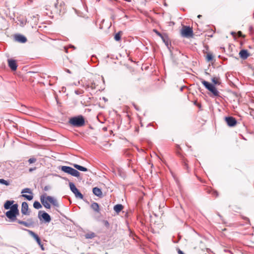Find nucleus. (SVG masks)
<instances>
[{
    "mask_svg": "<svg viewBox=\"0 0 254 254\" xmlns=\"http://www.w3.org/2000/svg\"><path fill=\"white\" fill-rule=\"evenodd\" d=\"M18 206L17 204L12 205L11 209L5 213L6 217L10 219L11 221H14L16 220V215L19 214Z\"/></svg>",
    "mask_w": 254,
    "mask_h": 254,
    "instance_id": "obj_1",
    "label": "nucleus"
},
{
    "mask_svg": "<svg viewBox=\"0 0 254 254\" xmlns=\"http://www.w3.org/2000/svg\"><path fill=\"white\" fill-rule=\"evenodd\" d=\"M69 123L74 127H80L84 125L85 121L82 116H79L71 118L69 120Z\"/></svg>",
    "mask_w": 254,
    "mask_h": 254,
    "instance_id": "obj_2",
    "label": "nucleus"
},
{
    "mask_svg": "<svg viewBox=\"0 0 254 254\" xmlns=\"http://www.w3.org/2000/svg\"><path fill=\"white\" fill-rule=\"evenodd\" d=\"M202 84L204 86V87L210 91L215 96H218L219 95V91L217 90V89L215 87V86L209 83L208 82L202 80H201Z\"/></svg>",
    "mask_w": 254,
    "mask_h": 254,
    "instance_id": "obj_3",
    "label": "nucleus"
},
{
    "mask_svg": "<svg viewBox=\"0 0 254 254\" xmlns=\"http://www.w3.org/2000/svg\"><path fill=\"white\" fill-rule=\"evenodd\" d=\"M181 35L184 37H191L193 35V31L190 27L184 26L181 30Z\"/></svg>",
    "mask_w": 254,
    "mask_h": 254,
    "instance_id": "obj_4",
    "label": "nucleus"
},
{
    "mask_svg": "<svg viewBox=\"0 0 254 254\" xmlns=\"http://www.w3.org/2000/svg\"><path fill=\"white\" fill-rule=\"evenodd\" d=\"M38 216L40 220H43L46 223H49L51 221L50 216L46 212L39 211Z\"/></svg>",
    "mask_w": 254,
    "mask_h": 254,
    "instance_id": "obj_5",
    "label": "nucleus"
},
{
    "mask_svg": "<svg viewBox=\"0 0 254 254\" xmlns=\"http://www.w3.org/2000/svg\"><path fill=\"white\" fill-rule=\"evenodd\" d=\"M69 185L70 190L75 194L76 197L82 199L83 197V195L81 192L79 191L78 189L76 188L75 185L73 183L70 182Z\"/></svg>",
    "mask_w": 254,
    "mask_h": 254,
    "instance_id": "obj_6",
    "label": "nucleus"
},
{
    "mask_svg": "<svg viewBox=\"0 0 254 254\" xmlns=\"http://www.w3.org/2000/svg\"><path fill=\"white\" fill-rule=\"evenodd\" d=\"M40 201L41 202L42 204L47 209H50L51 208V205L50 204V202L47 199V196L46 195H42L40 196Z\"/></svg>",
    "mask_w": 254,
    "mask_h": 254,
    "instance_id": "obj_7",
    "label": "nucleus"
},
{
    "mask_svg": "<svg viewBox=\"0 0 254 254\" xmlns=\"http://www.w3.org/2000/svg\"><path fill=\"white\" fill-rule=\"evenodd\" d=\"M225 120L228 126L232 127L237 124V120L233 117H225Z\"/></svg>",
    "mask_w": 254,
    "mask_h": 254,
    "instance_id": "obj_8",
    "label": "nucleus"
},
{
    "mask_svg": "<svg viewBox=\"0 0 254 254\" xmlns=\"http://www.w3.org/2000/svg\"><path fill=\"white\" fill-rule=\"evenodd\" d=\"M21 213L25 215H29L28 204L26 202H23L21 205Z\"/></svg>",
    "mask_w": 254,
    "mask_h": 254,
    "instance_id": "obj_9",
    "label": "nucleus"
},
{
    "mask_svg": "<svg viewBox=\"0 0 254 254\" xmlns=\"http://www.w3.org/2000/svg\"><path fill=\"white\" fill-rule=\"evenodd\" d=\"M8 64L12 70H15L17 69V65L16 61L12 59L8 60Z\"/></svg>",
    "mask_w": 254,
    "mask_h": 254,
    "instance_id": "obj_10",
    "label": "nucleus"
},
{
    "mask_svg": "<svg viewBox=\"0 0 254 254\" xmlns=\"http://www.w3.org/2000/svg\"><path fill=\"white\" fill-rule=\"evenodd\" d=\"M47 199L54 206L56 207H59V203L55 197L51 196H47Z\"/></svg>",
    "mask_w": 254,
    "mask_h": 254,
    "instance_id": "obj_11",
    "label": "nucleus"
},
{
    "mask_svg": "<svg viewBox=\"0 0 254 254\" xmlns=\"http://www.w3.org/2000/svg\"><path fill=\"white\" fill-rule=\"evenodd\" d=\"M239 55L241 59L243 60L247 59L250 55L246 50H242L239 52Z\"/></svg>",
    "mask_w": 254,
    "mask_h": 254,
    "instance_id": "obj_12",
    "label": "nucleus"
},
{
    "mask_svg": "<svg viewBox=\"0 0 254 254\" xmlns=\"http://www.w3.org/2000/svg\"><path fill=\"white\" fill-rule=\"evenodd\" d=\"M24 230L27 231L29 233V234L35 239V240L36 241V242L38 244V245L41 244V240H40V238L39 237V236L36 234H35L34 232H33L31 230H27V229H24Z\"/></svg>",
    "mask_w": 254,
    "mask_h": 254,
    "instance_id": "obj_13",
    "label": "nucleus"
},
{
    "mask_svg": "<svg viewBox=\"0 0 254 254\" xmlns=\"http://www.w3.org/2000/svg\"><path fill=\"white\" fill-rule=\"evenodd\" d=\"M17 222L20 224L24 225L27 227H29L33 224V222L31 219H29L27 222L23 221L22 220H18Z\"/></svg>",
    "mask_w": 254,
    "mask_h": 254,
    "instance_id": "obj_14",
    "label": "nucleus"
},
{
    "mask_svg": "<svg viewBox=\"0 0 254 254\" xmlns=\"http://www.w3.org/2000/svg\"><path fill=\"white\" fill-rule=\"evenodd\" d=\"M16 18L17 21L16 22L17 23V24L20 25L21 26H23L26 24L27 20L24 17H16Z\"/></svg>",
    "mask_w": 254,
    "mask_h": 254,
    "instance_id": "obj_15",
    "label": "nucleus"
},
{
    "mask_svg": "<svg viewBox=\"0 0 254 254\" xmlns=\"http://www.w3.org/2000/svg\"><path fill=\"white\" fill-rule=\"evenodd\" d=\"M15 39L17 41L24 43H25L27 41L26 38L21 35H18L15 37Z\"/></svg>",
    "mask_w": 254,
    "mask_h": 254,
    "instance_id": "obj_16",
    "label": "nucleus"
},
{
    "mask_svg": "<svg viewBox=\"0 0 254 254\" xmlns=\"http://www.w3.org/2000/svg\"><path fill=\"white\" fill-rule=\"evenodd\" d=\"M93 193L96 196L101 197L102 195V192L101 190L97 187L93 189Z\"/></svg>",
    "mask_w": 254,
    "mask_h": 254,
    "instance_id": "obj_17",
    "label": "nucleus"
},
{
    "mask_svg": "<svg viewBox=\"0 0 254 254\" xmlns=\"http://www.w3.org/2000/svg\"><path fill=\"white\" fill-rule=\"evenodd\" d=\"M14 203V201L13 200H7L4 204V208L5 209H11V207L13 204V203Z\"/></svg>",
    "mask_w": 254,
    "mask_h": 254,
    "instance_id": "obj_18",
    "label": "nucleus"
},
{
    "mask_svg": "<svg viewBox=\"0 0 254 254\" xmlns=\"http://www.w3.org/2000/svg\"><path fill=\"white\" fill-rule=\"evenodd\" d=\"M72 166L75 168H76V169L80 171H83V172H86L87 171V169L84 167H83V166H80L78 164H72Z\"/></svg>",
    "mask_w": 254,
    "mask_h": 254,
    "instance_id": "obj_19",
    "label": "nucleus"
},
{
    "mask_svg": "<svg viewBox=\"0 0 254 254\" xmlns=\"http://www.w3.org/2000/svg\"><path fill=\"white\" fill-rule=\"evenodd\" d=\"M72 168L69 166H63L61 167V170L64 173H67L68 174H70V171Z\"/></svg>",
    "mask_w": 254,
    "mask_h": 254,
    "instance_id": "obj_20",
    "label": "nucleus"
},
{
    "mask_svg": "<svg viewBox=\"0 0 254 254\" xmlns=\"http://www.w3.org/2000/svg\"><path fill=\"white\" fill-rule=\"evenodd\" d=\"M70 173V175H71L72 176H74V177H75L77 178H78L80 176V173L78 171H77L76 170H75L72 168Z\"/></svg>",
    "mask_w": 254,
    "mask_h": 254,
    "instance_id": "obj_21",
    "label": "nucleus"
},
{
    "mask_svg": "<svg viewBox=\"0 0 254 254\" xmlns=\"http://www.w3.org/2000/svg\"><path fill=\"white\" fill-rule=\"evenodd\" d=\"M91 207L95 211H96L97 212H99V206L97 203H96V202L92 203L91 205Z\"/></svg>",
    "mask_w": 254,
    "mask_h": 254,
    "instance_id": "obj_22",
    "label": "nucleus"
},
{
    "mask_svg": "<svg viewBox=\"0 0 254 254\" xmlns=\"http://www.w3.org/2000/svg\"><path fill=\"white\" fill-rule=\"evenodd\" d=\"M123 209V206L122 204H117L114 206V209L117 213H119Z\"/></svg>",
    "mask_w": 254,
    "mask_h": 254,
    "instance_id": "obj_23",
    "label": "nucleus"
},
{
    "mask_svg": "<svg viewBox=\"0 0 254 254\" xmlns=\"http://www.w3.org/2000/svg\"><path fill=\"white\" fill-rule=\"evenodd\" d=\"M33 207L35 209H39L41 208L42 206V205L41 204V203L39 201H35L33 203Z\"/></svg>",
    "mask_w": 254,
    "mask_h": 254,
    "instance_id": "obj_24",
    "label": "nucleus"
},
{
    "mask_svg": "<svg viewBox=\"0 0 254 254\" xmlns=\"http://www.w3.org/2000/svg\"><path fill=\"white\" fill-rule=\"evenodd\" d=\"M212 82L215 85H219L220 82L219 81V78L217 77H213L211 79Z\"/></svg>",
    "mask_w": 254,
    "mask_h": 254,
    "instance_id": "obj_25",
    "label": "nucleus"
},
{
    "mask_svg": "<svg viewBox=\"0 0 254 254\" xmlns=\"http://www.w3.org/2000/svg\"><path fill=\"white\" fill-rule=\"evenodd\" d=\"M21 196L22 197L26 198L28 200H31L33 198V194H31V195H27V194H22Z\"/></svg>",
    "mask_w": 254,
    "mask_h": 254,
    "instance_id": "obj_26",
    "label": "nucleus"
},
{
    "mask_svg": "<svg viewBox=\"0 0 254 254\" xmlns=\"http://www.w3.org/2000/svg\"><path fill=\"white\" fill-rule=\"evenodd\" d=\"M30 193L31 194H32L33 193L31 191V190L29 189V188H25L24 189H23L21 191V193Z\"/></svg>",
    "mask_w": 254,
    "mask_h": 254,
    "instance_id": "obj_27",
    "label": "nucleus"
},
{
    "mask_svg": "<svg viewBox=\"0 0 254 254\" xmlns=\"http://www.w3.org/2000/svg\"><path fill=\"white\" fill-rule=\"evenodd\" d=\"M121 32H119L115 35L114 39L116 41H119L121 40Z\"/></svg>",
    "mask_w": 254,
    "mask_h": 254,
    "instance_id": "obj_28",
    "label": "nucleus"
},
{
    "mask_svg": "<svg viewBox=\"0 0 254 254\" xmlns=\"http://www.w3.org/2000/svg\"><path fill=\"white\" fill-rule=\"evenodd\" d=\"M86 86L88 88H91L92 89H94L96 88V84L94 82H92L91 84L88 83L87 85H86Z\"/></svg>",
    "mask_w": 254,
    "mask_h": 254,
    "instance_id": "obj_29",
    "label": "nucleus"
},
{
    "mask_svg": "<svg viewBox=\"0 0 254 254\" xmlns=\"http://www.w3.org/2000/svg\"><path fill=\"white\" fill-rule=\"evenodd\" d=\"M0 184H3V185H4L6 186H8L9 185V183L8 181H7L3 179H0Z\"/></svg>",
    "mask_w": 254,
    "mask_h": 254,
    "instance_id": "obj_30",
    "label": "nucleus"
},
{
    "mask_svg": "<svg viewBox=\"0 0 254 254\" xmlns=\"http://www.w3.org/2000/svg\"><path fill=\"white\" fill-rule=\"evenodd\" d=\"M36 160H37L35 158L32 157L30 158L28 161L30 164H32L35 163L36 161Z\"/></svg>",
    "mask_w": 254,
    "mask_h": 254,
    "instance_id": "obj_31",
    "label": "nucleus"
},
{
    "mask_svg": "<svg viewBox=\"0 0 254 254\" xmlns=\"http://www.w3.org/2000/svg\"><path fill=\"white\" fill-rule=\"evenodd\" d=\"M206 59L208 61H211L213 59V56L211 54H208L206 56Z\"/></svg>",
    "mask_w": 254,
    "mask_h": 254,
    "instance_id": "obj_32",
    "label": "nucleus"
},
{
    "mask_svg": "<svg viewBox=\"0 0 254 254\" xmlns=\"http://www.w3.org/2000/svg\"><path fill=\"white\" fill-rule=\"evenodd\" d=\"M211 193L213 195H214L216 197L218 196V193L217 191H216V190H211Z\"/></svg>",
    "mask_w": 254,
    "mask_h": 254,
    "instance_id": "obj_33",
    "label": "nucleus"
},
{
    "mask_svg": "<svg viewBox=\"0 0 254 254\" xmlns=\"http://www.w3.org/2000/svg\"><path fill=\"white\" fill-rule=\"evenodd\" d=\"M153 32H155L158 36L162 37L161 34L158 32L156 29H153Z\"/></svg>",
    "mask_w": 254,
    "mask_h": 254,
    "instance_id": "obj_34",
    "label": "nucleus"
},
{
    "mask_svg": "<svg viewBox=\"0 0 254 254\" xmlns=\"http://www.w3.org/2000/svg\"><path fill=\"white\" fill-rule=\"evenodd\" d=\"M237 35L238 36V37H244V36L243 35L241 31H238V32L237 33Z\"/></svg>",
    "mask_w": 254,
    "mask_h": 254,
    "instance_id": "obj_35",
    "label": "nucleus"
},
{
    "mask_svg": "<svg viewBox=\"0 0 254 254\" xmlns=\"http://www.w3.org/2000/svg\"><path fill=\"white\" fill-rule=\"evenodd\" d=\"M99 21H101V22H104V19H102L101 20L99 19V18H98L97 20V22H99Z\"/></svg>",
    "mask_w": 254,
    "mask_h": 254,
    "instance_id": "obj_36",
    "label": "nucleus"
},
{
    "mask_svg": "<svg viewBox=\"0 0 254 254\" xmlns=\"http://www.w3.org/2000/svg\"><path fill=\"white\" fill-rule=\"evenodd\" d=\"M36 169V168L34 167L33 168H30L29 171V172H32L33 171L35 170Z\"/></svg>",
    "mask_w": 254,
    "mask_h": 254,
    "instance_id": "obj_37",
    "label": "nucleus"
},
{
    "mask_svg": "<svg viewBox=\"0 0 254 254\" xmlns=\"http://www.w3.org/2000/svg\"><path fill=\"white\" fill-rule=\"evenodd\" d=\"M39 245L40 246V247H41V249H42V250H44V247H43V244H42L41 243V244H40V245Z\"/></svg>",
    "mask_w": 254,
    "mask_h": 254,
    "instance_id": "obj_38",
    "label": "nucleus"
},
{
    "mask_svg": "<svg viewBox=\"0 0 254 254\" xmlns=\"http://www.w3.org/2000/svg\"><path fill=\"white\" fill-rule=\"evenodd\" d=\"M178 253H179V254H184V253L180 250H179Z\"/></svg>",
    "mask_w": 254,
    "mask_h": 254,
    "instance_id": "obj_39",
    "label": "nucleus"
},
{
    "mask_svg": "<svg viewBox=\"0 0 254 254\" xmlns=\"http://www.w3.org/2000/svg\"><path fill=\"white\" fill-rule=\"evenodd\" d=\"M231 35H232L233 36H235V35H236V33L235 32H232L231 33Z\"/></svg>",
    "mask_w": 254,
    "mask_h": 254,
    "instance_id": "obj_40",
    "label": "nucleus"
},
{
    "mask_svg": "<svg viewBox=\"0 0 254 254\" xmlns=\"http://www.w3.org/2000/svg\"><path fill=\"white\" fill-rule=\"evenodd\" d=\"M48 190V187H45L44 188V190Z\"/></svg>",
    "mask_w": 254,
    "mask_h": 254,
    "instance_id": "obj_41",
    "label": "nucleus"
},
{
    "mask_svg": "<svg viewBox=\"0 0 254 254\" xmlns=\"http://www.w3.org/2000/svg\"><path fill=\"white\" fill-rule=\"evenodd\" d=\"M100 28H103V26L101 24H100Z\"/></svg>",
    "mask_w": 254,
    "mask_h": 254,
    "instance_id": "obj_42",
    "label": "nucleus"
},
{
    "mask_svg": "<svg viewBox=\"0 0 254 254\" xmlns=\"http://www.w3.org/2000/svg\"><path fill=\"white\" fill-rule=\"evenodd\" d=\"M66 71H67V72H68V73H70V71H69V69H67V70H66Z\"/></svg>",
    "mask_w": 254,
    "mask_h": 254,
    "instance_id": "obj_43",
    "label": "nucleus"
},
{
    "mask_svg": "<svg viewBox=\"0 0 254 254\" xmlns=\"http://www.w3.org/2000/svg\"><path fill=\"white\" fill-rule=\"evenodd\" d=\"M86 237L87 238H91L92 237L86 236Z\"/></svg>",
    "mask_w": 254,
    "mask_h": 254,
    "instance_id": "obj_44",
    "label": "nucleus"
},
{
    "mask_svg": "<svg viewBox=\"0 0 254 254\" xmlns=\"http://www.w3.org/2000/svg\"><path fill=\"white\" fill-rule=\"evenodd\" d=\"M75 93H76V94H78V92L75 91Z\"/></svg>",
    "mask_w": 254,
    "mask_h": 254,
    "instance_id": "obj_45",
    "label": "nucleus"
},
{
    "mask_svg": "<svg viewBox=\"0 0 254 254\" xmlns=\"http://www.w3.org/2000/svg\"><path fill=\"white\" fill-rule=\"evenodd\" d=\"M181 91H182V90H183V87H182V88H181Z\"/></svg>",
    "mask_w": 254,
    "mask_h": 254,
    "instance_id": "obj_46",
    "label": "nucleus"
},
{
    "mask_svg": "<svg viewBox=\"0 0 254 254\" xmlns=\"http://www.w3.org/2000/svg\"><path fill=\"white\" fill-rule=\"evenodd\" d=\"M106 224H108V222H106Z\"/></svg>",
    "mask_w": 254,
    "mask_h": 254,
    "instance_id": "obj_47",
    "label": "nucleus"
},
{
    "mask_svg": "<svg viewBox=\"0 0 254 254\" xmlns=\"http://www.w3.org/2000/svg\"><path fill=\"white\" fill-rule=\"evenodd\" d=\"M106 224H108V222H106Z\"/></svg>",
    "mask_w": 254,
    "mask_h": 254,
    "instance_id": "obj_48",
    "label": "nucleus"
}]
</instances>
